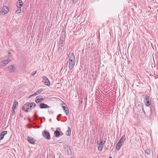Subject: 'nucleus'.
Returning <instances> with one entry per match:
<instances>
[{
    "mask_svg": "<svg viewBox=\"0 0 158 158\" xmlns=\"http://www.w3.org/2000/svg\"><path fill=\"white\" fill-rule=\"evenodd\" d=\"M27 140L29 143L31 144H34L36 141V140L34 139L29 136L27 137Z\"/></svg>",
    "mask_w": 158,
    "mask_h": 158,
    "instance_id": "obj_9",
    "label": "nucleus"
},
{
    "mask_svg": "<svg viewBox=\"0 0 158 158\" xmlns=\"http://www.w3.org/2000/svg\"><path fill=\"white\" fill-rule=\"evenodd\" d=\"M34 116L36 119H37V118L38 117V115L36 114L34 115Z\"/></svg>",
    "mask_w": 158,
    "mask_h": 158,
    "instance_id": "obj_31",
    "label": "nucleus"
},
{
    "mask_svg": "<svg viewBox=\"0 0 158 158\" xmlns=\"http://www.w3.org/2000/svg\"><path fill=\"white\" fill-rule=\"evenodd\" d=\"M143 108V110H143V108Z\"/></svg>",
    "mask_w": 158,
    "mask_h": 158,
    "instance_id": "obj_37",
    "label": "nucleus"
},
{
    "mask_svg": "<svg viewBox=\"0 0 158 158\" xmlns=\"http://www.w3.org/2000/svg\"><path fill=\"white\" fill-rule=\"evenodd\" d=\"M10 61V59H8L3 60L2 61V63H3V64H4V66H5V65L8 64Z\"/></svg>",
    "mask_w": 158,
    "mask_h": 158,
    "instance_id": "obj_14",
    "label": "nucleus"
},
{
    "mask_svg": "<svg viewBox=\"0 0 158 158\" xmlns=\"http://www.w3.org/2000/svg\"><path fill=\"white\" fill-rule=\"evenodd\" d=\"M8 53H9V54H10V52H9Z\"/></svg>",
    "mask_w": 158,
    "mask_h": 158,
    "instance_id": "obj_36",
    "label": "nucleus"
},
{
    "mask_svg": "<svg viewBox=\"0 0 158 158\" xmlns=\"http://www.w3.org/2000/svg\"><path fill=\"white\" fill-rule=\"evenodd\" d=\"M121 143H120V142L118 141V143H117V144L119 145H121Z\"/></svg>",
    "mask_w": 158,
    "mask_h": 158,
    "instance_id": "obj_33",
    "label": "nucleus"
},
{
    "mask_svg": "<svg viewBox=\"0 0 158 158\" xmlns=\"http://www.w3.org/2000/svg\"><path fill=\"white\" fill-rule=\"evenodd\" d=\"M19 2H17V7L18 8H21L23 4V2L21 0L19 1Z\"/></svg>",
    "mask_w": 158,
    "mask_h": 158,
    "instance_id": "obj_16",
    "label": "nucleus"
},
{
    "mask_svg": "<svg viewBox=\"0 0 158 158\" xmlns=\"http://www.w3.org/2000/svg\"><path fill=\"white\" fill-rule=\"evenodd\" d=\"M7 132L6 131H2L0 134V140L2 139L4 135L7 134Z\"/></svg>",
    "mask_w": 158,
    "mask_h": 158,
    "instance_id": "obj_11",
    "label": "nucleus"
},
{
    "mask_svg": "<svg viewBox=\"0 0 158 158\" xmlns=\"http://www.w3.org/2000/svg\"><path fill=\"white\" fill-rule=\"evenodd\" d=\"M97 143L98 150L100 151H102V150L104 145V143H103L102 140H100L99 142L98 141Z\"/></svg>",
    "mask_w": 158,
    "mask_h": 158,
    "instance_id": "obj_3",
    "label": "nucleus"
},
{
    "mask_svg": "<svg viewBox=\"0 0 158 158\" xmlns=\"http://www.w3.org/2000/svg\"><path fill=\"white\" fill-rule=\"evenodd\" d=\"M126 139V136L125 135H123L121 138L120 139L119 141L121 143V144H123L124 143L125 140Z\"/></svg>",
    "mask_w": 158,
    "mask_h": 158,
    "instance_id": "obj_13",
    "label": "nucleus"
},
{
    "mask_svg": "<svg viewBox=\"0 0 158 158\" xmlns=\"http://www.w3.org/2000/svg\"><path fill=\"white\" fill-rule=\"evenodd\" d=\"M145 152L146 154H147V155H150L151 153V150L149 149H146L145 151Z\"/></svg>",
    "mask_w": 158,
    "mask_h": 158,
    "instance_id": "obj_23",
    "label": "nucleus"
},
{
    "mask_svg": "<svg viewBox=\"0 0 158 158\" xmlns=\"http://www.w3.org/2000/svg\"><path fill=\"white\" fill-rule=\"evenodd\" d=\"M65 39H60V42L61 44H63L64 42Z\"/></svg>",
    "mask_w": 158,
    "mask_h": 158,
    "instance_id": "obj_26",
    "label": "nucleus"
},
{
    "mask_svg": "<svg viewBox=\"0 0 158 158\" xmlns=\"http://www.w3.org/2000/svg\"><path fill=\"white\" fill-rule=\"evenodd\" d=\"M61 116V114H58V115H57V120H58V121H59V118H60V116Z\"/></svg>",
    "mask_w": 158,
    "mask_h": 158,
    "instance_id": "obj_29",
    "label": "nucleus"
},
{
    "mask_svg": "<svg viewBox=\"0 0 158 158\" xmlns=\"http://www.w3.org/2000/svg\"><path fill=\"white\" fill-rule=\"evenodd\" d=\"M66 38L65 32H62L61 35L60 39H65Z\"/></svg>",
    "mask_w": 158,
    "mask_h": 158,
    "instance_id": "obj_18",
    "label": "nucleus"
},
{
    "mask_svg": "<svg viewBox=\"0 0 158 158\" xmlns=\"http://www.w3.org/2000/svg\"><path fill=\"white\" fill-rule=\"evenodd\" d=\"M122 144H121V145H119L117 144L116 146V149L117 150H119L120 149V148L122 146Z\"/></svg>",
    "mask_w": 158,
    "mask_h": 158,
    "instance_id": "obj_24",
    "label": "nucleus"
},
{
    "mask_svg": "<svg viewBox=\"0 0 158 158\" xmlns=\"http://www.w3.org/2000/svg\"><path fill=\"white\" fill-rule=\"evenodd\" d=\"M151 101V98L150 97L149 95H146L144 100V102L146 106L149 107L150 106Z\"/></svg>",
    "mask_w": 158,
    "mask_h": 158,
    "instance_id": "obj_2",
    "label": "nucleus"
},
{
    "mask_svg": "<svg viewBox=\"0 0 158 158\" xmlns=\"http://www.w3.org/2000/svg\"><path fill=\"white\" fill-rule=\"evenodd\" d=\"M30 105L29 103H26L24 105L23 107L24 108H26L29 110L31 108V107H30Z\"/></svg>",
    "mask_w": 158,
    "mask_h": 158,
    "instance_id": "obj_20",
    "label": "nucleus"
},
{
    "mask_svg": "<svg viewBox=\"0 0 158 158\" xmlns=\"http://www.w3.org/2000/svg\"><path fill=\"white\" fill-rule=\"evenodd\" d=\"M42 81L47 85H49L50 84V82L49 80L46 77L44 76L43 77Z\"/></svg>",
    "mask_w": 158,
    "mask_h": 158,
    "instance_id": "obj_7",
    "label": "nucleus"
},
{
    "mask_svg": "<svg viewBox=\"0 0 158 158\" xmlns=\"http://www.w3.org/2000/svg\"><path fill=\"white\" fill-rule=\"evenodd\" d=\"M56 137H58L60 135H62L61 134L60 132L57 130L55 131L54 133Z\"/></svg>",
    "mask_w": 158,
    "mask_h": 158,
    "instance_id": "obj_17",
    "label": "nucleus"
},
{
    "mask_svg": "<svg viewBox=\"0 0 158 158\" xmlns=\"http://www.w3.org/2000/svg\"><path fill=\"white\" fill-rule=\"evenodd\" d=\"M8 70L9 71V72L10 73L14 72L15 69L14 65H10L8 67Z\"/></svg>",
    "mask_w": 158,
    "mask_h": 158,
    "instance_id": "obj_6",
    "label": "nucleus"
},
{
    "mask_svg": "<svg viewBox=\"0 0 158 158\" xmlns=\"http://www.w3.org/2000/svg\"><path fill=\"white\" fill-rule=\"evenodd\" d=\"M28 109L27 108L26 110H24V111L25 112H28L29 111Z\"/></svg>",
    "mask_w": 158,
    "mask_h": 158,
    "instance_id": "obj_32",
    "label": "nucleus"
},
{
    "mask_svg": "<svg viewBox=\"0 0 158 158\" xmlns=\"http://www.w3.org/2000/svg\"><path fill=\"white\" fill-rule=\"evenodd\" d=\"M37 111H35V114H36L37 113Z\"/></svg>",
    "mask_w": 158,
    "mask_h": 158,
    "instance_id": "obj_34",
    "label": "nucleus"
},
{
    "mask_svg": "<svg viewBox=\"0 0 158 158\" xmlns=\"http://www.w3.org/2000/svg\"><path fill=\"white\" fill-rule=\"evenodd\" d=\"M39 107L41 109L49 108L50 107L49 106L43 103H40V104Z\"/></svg>",
    "mask_w": 158,
    "mask_h": 158,
    "instance_id": "obj_10",
    "label": "nucleus"
},
{
    "mask_svg": "<svg viewBox=\"0 0 158 158\" xmlns=\"http://www.w3.org/2000/svg\"><path fill=\"white\" fill-rule=\"evenodd\" d=\"M36 73V71H33L31 73V75L32 76H34Z\"/></svg>",
    "mask_w": 158,
    "mask_h": 158,
    "instance_id": "obj_27",
    "label": "nucleus"
},
{
    "mask_svg": "<svg viewBox=\"0 0 158 158\" xmlns=\"http://www.w3.org/2000/svg\"><path fill=\"white\" fill-rule=\"evenodd\" d=\"M19 9L16 10L15 11V13L16 14H19L21 12V8H18Z\"/></svg>",
    "mask_w": 158,
    "mask_h": 158,
    "instance_id": "obj_25",
    "label": "nucleus"
},
{
    "mask_svg": "<svg viewBox=\"0 0 158 158\" xmlns=\"http://www.w3.org/2000/svg\"><path fill=\"white\" fill-rule=\"evenodd\" d=\"M77 0H72V2L73 4H75L77 2Z\"/></svg>",
    "mask_w": 158,
    "mask_h": 158,
    "instance_id": "obj_30",
    "label": "nucleus"
},
{
    "mask_svg": "<svg viewBox=\"0 0 158 158\" xmlns=\"http://www.w3.org/2000/svg\"><path fill=\"white\" fill-rule=\"evenodd\" d=\"M62 107L63 108V109L66 113V115H68L69 112L68 108L67 107H65V106H63Z\"/></svg>",
    "mask_w": 158,
    "mask_h": 158,
    "instance_id": "obj_15",
    "label": "nucleus"
},
{
    "mask_svg": "<svg viewBox=\"0 0 158 158\" xmlns=\"http://www.w3.org/2000/svg\"><path fill=\"white\" fill-rule=\"evenodd\" d=\"M8 11V8L7 6H4L2 9V10L1 11V13L3 15H5L6 14Z\"/></svg>",
    "mask_w": 158,
    "mask_h": 158,
    "instance_id": "obj_5",
    "label": "nucleus"
},
{
    "mask_svg": "<svg viewBox=\"0 0 158 158\" xmlns=\"http://www.w3.org/2000/svg\"><path fill=\"white\" fill-rule=\"evenodd\" d=\"M109 158H111V157H109Z\"/></svg>",
    "mask_w": 158,
    "mask_h": 158,
    "instance_id": "obj_35",
    "label": "nucleus"
},
{
    "mask_svg": "<svg viewBox=\"0 0 158 158\" xmlns=\"http://www.w3.org/2000/svg\"><path fill=\"white\" fill-rule=\"evenodd\" d=\"M42 135L44 137L47 139H50V136L49 132L46 131H44L42 133Z\"/></svg>",
    "mask_w": 158,
    "mask_h": 158,
    "instance_id": "obj_4",
    "label": "nucleus"
},
{
    "mask_svg": "<svg viewBox=\"0 0 158 158\" xmlns=\"http://www.w3.org/2000/svg\"><path fill=\"white\" fill-rule=\"evenodd\" d=\"M18 105V102L16 101H15L14 102V103L13 105V109H15L17 108L16 106Z\"/></svg>",
    "mask_w": 158,
    "mask_h": 158,
    "instance_id": "obj_19",
    "label": "nucleus"
},
{
    "mask_svg": "<svg viewBox=\"0 0 158 158\" xmlns=\"http://www.w3.org/2000/svg\"><path fill=\"white\" fill-rule=\"evenodd\" d=\"M43 90L42 89H40L38 90L36 92L34 93L33 95H31V96H35L39 94H40L42 91Z\"/></svg>",
    "mask_w": 158,
    "mask_h": 158,
    "instance_id": "obj_12",
    "label": "nucleus"
},
{
    "mask_svg": "<svg viewBox=\"0 0 158 158\" xmlns=\"http://www.w3.org/2000/svg\"><path fill=\"white\" fill-rule=\"evenodd\" d=\"M71 134V129L69 127H68V130H67L66 133V135L68 136H69Z\"/></svg>",
    "mask_w": 158,
    "mask_h": 158,
    "instance_id": "obj_21",
    "label": "nucleus"
},
{
    "mask_svg": "<svg viewBox=\"0 0 158 158\" xmlns=\"http://www.w3.org/2000/svg\"><path fill=\"white\" fill-rule=\"evenodd\" d=\"M30 105V107H31V108H34L35 106V104L34 102H31L30 103H29Z\"/></svg>",
    "mask_w": 158,
    "mask_h": 158,
    "instance_id": "obj_22",
    "label": "nucleus"
},
{
    "mask_svg": "<svg viewBox=\"0 0 158 158\" xmlns=\"http://www.w3.org/2000/svg\"><path fill=\"white\" fill-rule=\"evenodd\" d=\"M15 109H13L12 111H11V114H12V115H15Z\"/></svg>",
    "mask_w": 158,
    "mask_h": 158,
    "instance_id": "obj_28",
    "label": "nucleus"
},
{
    "mask_svg": "<svg viewBox=\"0 0 158 158\" xmlns=\"http://www.w3.org/2000/svg\"><path fill=\"white\" fill-rule=\"evenodd\" d=\"M69 67L70 70H71L74 66L75 63V56L73 53L69 54Z\"/></svg>",
    "mask_w": 158,
    "mask_h": 158,
    "instance_id": "obj_1",
    "label": "nucleus"
},
{
    "mask_svg": "<svg viewBox=\"0 0 158 158\" xmlns=\"http://www.w3.org/2000/svg\"><path fill=\"white\" fill-rule=\"evenodd\" d=\"M44 100L43 98L41 96H38L36 97L35 100V102L36 103H38Z\"/></svg>",
    "mask_w": 158,
    "mask_h": 158,
    "instance_id": "obj_8",
    "label": "nucleus"
}]
</instances>
